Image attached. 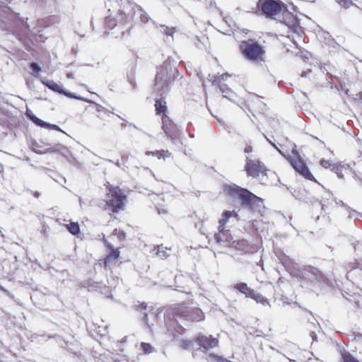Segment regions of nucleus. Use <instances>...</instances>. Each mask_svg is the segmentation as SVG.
Instances as JSON below:
<instances>
[{
    "label": "nucleus",
    "mask_w": 362,
    "mask_h": 362,
    "mask_svg": "<svg viewBox=\"0 0 362 362\" xmlns=\"http://www.w3.org/2000/svg\"><path fill=\"white\" fill-rule=\"evenodd\" d=\"M236 214L234 212V211H225L223 214H222V216L221 218H220L219 220V226H218V230H221V228H224V225L226 224V223L228 221V220L233 216H235Z\"/></svg>",
    "instance_id": "2eb2a0df"
},
{
    "label": "nucleus",
    "mask_w": 362,
    "mask_h": 362,
    "mask_svg": "<svg viewBox=\"0 0 362 362\" xmlns=\"http://www.w3.org/2000/svg\"><path fill=\"white\" fill-rule=\"evenodd\" d=\"M252 148L251 146H247L245 149V153H250V152H252Z\"/></svg>",
    "instance_id": "f704fd0d"
},
{
    "label": "nucleus",
    "mask_w": 362,
    "mask_h": 362,
    "mask_svg": "<svg viewBox=\"0 0 362 362\" xmlns=\"http://www.w3.org/2000/svg\"><path fill=\"white\" fill-rule=\"evenodd\" d=\"M228 76V75H227V74H222L221 76V80H223L224 81V80H226Z\"/></svg>",
    "instance_id": "e433bc0d"
},
{
    "label": "nucleus",
    "mask_w": 362,
    "mask_h": 362,
    "mask_svg": "<svg viewBox=\"0 0 362 362\" xmlns=\"http://www.w3.org/2000/svg\"><path fill=\"white\" fill-rule=\"evenodd\" d=\"M126 201V197L118 187H110L106 196V204L113 211L122 209Z\"/></svg>",
    "instance_id": "20e7f679"
},
{
    "label": "nucleus",
    "mask_w": 362,
    "mask_h": 362,
    "mask_svg": "<svg viewBox=\"0 0 362 362\" xmlns=\"http://www.w3.org/2000/svg\"><path fill=\"white\" fill-rule=\"evenodd\" d=\"M337 2L344 8H349L354 5L351 0H336Z\"/></svg>",
    "instance_id": "393cba45"
},
{
    "label": "nucleus",
    "mask_w": 362,
    "mask_h": 362,
    "mask_svg": "<svg viewBox=\"0 0 362 362\" xmlns=\"http://www.w3.org/2000/svg\"><path fill=\"white\" fill-rule=\"evenodd\" d=\"M332 170L334 171L339 177L342 178L344 177L343 171L347 170V168L344 165H342L341 163L334 164L332 168Z\"/></svg>",
    "instance_id": "6ab92c4d"
},
{
    "label": "nucleus",
    "mask_w": 362,
    "mask_h": 362,
    "mask_svg": "<svg viewBox=\"0 0 362 362\" xmlns=\"http://www.w3.org/2000/svg\"><path fill=\"white\" fill-rule=\"evenodd\" d=\"M344 362H358L350 354H344Z\"/></svg>",
    "instance_id": "c85d7f7f"
},
{
    "label": "nucleus",
    "mask_w": 362,
    "mask_h": 362,
    "mask_svg": "<svg viewBox=\"0 0 362 362\" xmlns=\"http://www.w3.org/2000/svg\"><path fill=\"white\" fill-rule=\"evenodd\" d=\"M224 192L228 194L238 196V197L242 199L243 201L247 204H251L253 200H256L258 203L263 204V202L261 199L256 197L248 190L240 188L235 185L225 186Z\"/></svg>",
    "instance_id": "39448f33"
},
{
    "label": "nucleus",
    "mask_w": 362,
    "mask_h": 362,
    "mask_svg": "<svg viewBox=\"0 0 362 362\" xmlns=\"http://www.w3.org/2000/svg\"><path fill=\"white\" fill-rule=\"evenodd\" d=\"M100 109H103V107L102 106H99V108L98 109V111H100Z\"/></svg>",
    "instance_id": "a19ab883"
},
{
    "label": "nucleus",
    "mask_w": 362,
    "mask_h": 362,
    "mask_svg": "<svg viewBox=\"0 0 362 362\" xmlns=\"http://www.w3.org/2000/svg\"><path fill=\"white\" fill-rule=\"evenodd\" d=\"M156 88L159 90H168V85L165 83V80L163 79V75L162 74H158L156 77Z\"/></svg>",
    "instance_id": "4468645a"
},
{
    "label": "nucleus",
    "mask_w": 362,
    "mask_h": 362,
    "mask_svg": "<svg viewBox=\"0 0 362 362\" xmlns=\"http://www.w3.org/2000/svg\"><path fill=\"white\" fill-rule=\"evenodd\" d=\"M158 255L160 257H163L165 255H162V252L160 250V249L158 250Z\"/></svg>",
    "instance_id": "ea45409f"
},
{
    "label": "nucleus",
    "mask_w": 362,
    "mask_h": 362,
    "mask_svg": "<svg viewBox=\"0 0 362 362\" xmlns=\"http://www.w3.org/2000/svg\"><path fill=\"white\" fill-rule=\"evenodd\" d=\"M221 90L224 94L223 95L224 97H226V98L229 97V92H230V90L228 89L221 87Z\"/></svg>",
    "instance_id": "473e14b6"
},
{
    "label": "nucleus",
    "mask_w": 362,
    "mask_h": 362,
    "mask_svg": "<svg viewBox=\"0 0 362 362\" xmlns=\"http://www.w3.org/2000/svg\"><path fill=\"white\" fill-rule=\"evenodd\" d=\"M26 115L37 126H40L41 127L48 128V129H52L58 131H61L59 127L55 124H51L47 122H45L42 121V119L37 118L36 116H35L31 110H27L26 111Z\"/></svg>",
    "instance_id": "9b49d317"
},
{
    "label": "nucleus",
    "mask_w": 362,
    "mask_h": 362,
    "mask_svg": "<svg viewBox=\"0 0 362 362\" xmlns=\"http://www.w3.org/2000/svg\"><path fill=\"white\" fill-rule=\"evenodd\" d=\"M113 235H118V237H119V238L120 240H123V239H124V237H125V235H124V233H123V232H122V231H121V230H117V229H115V230H114V233H113Z\"/></svg>",
    "instance_id": "7c9ffc66"
},
{
    "label": "nucleus",
    "mask_w": 362,
    "mask_h": 362,
    "mask_svg": "<svg viewBox=\"0 0 362 362\" xmlns=\"http://www.w3.org/2000/svg\"><path fill=\"white\" fill-rule=\"evenodd\" d=\"M110 251L105 259V267H111L117 264L119 258V251L118 249L113 248L110 245H107Z\"/></svg>",
    "instance_id": "1a4fd4ad"
},
{
    "label": "nucleus",
    "mask_w": 362,
    "mask_h": 362,
    "mask_svg": "<svg viewBox=\"0 0 362 362\" xmlns=\"http://www.w3.org/2000/svg\"><path fill=\"white\" fill-rule=\"evenodd\" d=\"M30 68L32 69L33 73V74L35 76H38V73L41 71V68L39 66V65L36 63H31L30 64Z\"/></svg>",
    "instance_id": "bb28decb"
},
{
    "label": "nucleus",
    "mask_w": 362,
    "mask_h": 362,
    "mask_svg": "<svg viewBox=\"0 0 362 362\" xmlns=\"http://www.w3.org/2000/svg\"><path fill=\"white\" fill-rule=\"evenodd\" d=\"M155 107L157 113H164L167 109L166 103L161 100L156 101Z\"/></svg>",
    "instance_id": "412c9836"
},
{
    "label": "nucleus",
    "mask_w": 362,
    "mask_h": 362,
    "mask_svg": "<svg viewBox=\"0 0 362 362\" xmlns=\"http://www.w3.org/2000/svg\"><path fill=\"white\" fill-rule=\"evenodd\" d=\"M141 348L144 354H151L154 351V348L148 343L142 342L141 344Z\"/></svg>",
    "instance_id": "5701e85b"
},
{
    "label": "nucleus",
    "mask_w": 362,
    "mask_h": 362,
    "mask_svg": "<svg viewBox=\"0 0 362 362\" xmlns=\"http://www.w3.org/2000/svg\"><path fill=\"white\" fill-rule=\"evenodd\" d=\"M258 8L262 13L267 16L277 15L282 9V5L280 2L274 0H260L258 4Z\"/></svg>",
    "instance_id": "423d86ee"
},
{
    "label": "nucleus",
    "mask_w": 362,
    "mask_h": 362,
    "mask_svg": "<svg viewBox=\"0 0 362 362\" xmlns=\"http://www.w3.org/2000/svg\"><path fill=\"white\" fill-rule=\"evenodd\" d=\"M146 156H149V155H153V156H154V155H155V152H153V151H147V152H146Z\"/></svg>",
    "instance_id": "58836bf2"
},
{
    "label": "nucleus",
    "mask_w": 362,
    "mask_h": 362,
    "mask_svg": "<svg viewBox=\"0 0 362 362\" xmlns=\"http://www.w3.org/2000/svg\"><path fill=\"white\" fill-rule=\"evenodd\" d=\"M155 156H156L158 158H165L170 157V153L168 151L161 150V151H156Z\"/></svg>",
    "instance_id": "b1692460"
},
{
    "label": "nucleus",
    "mask_w": 362,
    "mask_h": 362,
    "mask_svg": "<svg viewBox=\"0 0 362 362\" xmlns=\"http://www.w3.org/2000/svg\"><path fill=\"white\" fill-rule=\"evenodd\" d=\"M182 317H189L192 320L197 322L204 319V313L200 309L195 308L192 310L190 315H189L188 309L183 305H180L174 309V318L176 323L173 322L172 325H167L168 332H172V334H174L173 331L180 334L184 331V329L181 326L177 325L178 322L177 318Z\"/></svg>",
    "instance_id": "f257e3e1"
},
{
    "label": "nucleus",
    "mask_w": 362,
    "mask_h": 362,
    "mask_svg": "<svg viewBox=\"0 0 362 362\" xmlns=\"http://www.w3.org/2000/svg\"><path fill=\"white\" fill-rule=\"evenodd\" d=\"M66 77L69 78H74V74L73 73H67L66 74Z\"/></svg>",
    "instance_id": "c9c22d12"
},
{
    "label": "nucleus",
    "mask_w": 362,
    "mask_h": 362,
    "mask_svg": "<svg viewBox=\"0 0 362 362\" xmlns=\"http://www.w3.org/2000/svg\"><path fill=\"white\" fill-rule=\"evenodd\" d=\"M291 164L293 168L305 178L313 180H315L313 175L310 172L309 169L306 166L305 163L297 156L294 158H290L289 159Z\"/></svg>",
    "instance_id": "6e6552de"
},
{
    "label": "nucleus",
    "mask_w": 362,
    "mask_h": 362,
    "mask_svg": "<svg viewBox=\"0 0 362 362\" xmlns=\"http://www.w3.org/2000/svg\"><path fill=\"white\" fill-rule=\"evenodd\" d=\"M144 320L146 321V322L147 325H148L149 327H151V325H150L148 324V318H147V315H146V314H145V315H144Z\"/></svg>",
    "instance_id": "4c0bfd02"
},
{
    "label": "nucleus",
    "mask_w": 362,
    "mask_h": 362,
    "mask_svg": "<svg viewBox=\"0 0 362 362\" xmlns=\"http://www.w3.org/2000/svg\"><path fill=\"white\" fill-rule=\"evenodd\" d=\"M245 170L248 175L257 177L260 173L264 174L266 172V168L259 160H252L247 157Z\"/></svg>",
    "instance_id": "0eeeda50"
},
{
    "label": "nucleus",
    "mask_w": 362,
    "mask_h": 362,
    "mask_svg": "<svg viewBox=\"0 0 362 362\" xmlns=\"http://www.w3.org/2000/svg\"><path fill=\"white\" fill-rule=\"evenodd\" d=\"M235 288L241 292L242 293H244L246 297H249L252 292L253 291L252 289L249 288L247 285L245 283H240L235 285Z\"/></svg>",
    "instance_id": "f3484780"
},
{
    "label": "nucleus",
    "mask_w": 362,
    "mask_h": 362,
    "mask_svg": "<svg viewBox=\"0 0 362 362\" xmlns=\"http://www.w3.org/2000/svg\"><path fill=\"white\" fill-rule=\"evenodd\" d=\"M51 152H59L64 156L69 154V149L62 144H58L50 148Z\"/></svg>",
    "instance_id": "a211bd4d"
},
{
    "label": "nucleus",
    "mask_w": 362,
    "mask_h": 362,
    "mask_svg": "<svg viewBox=\"0 0 362 362\" xmlns=\"http://www.w3.org/2000/svg\"><path fill=\"white\" fill-rule=\"evenodd\" d=\"M106 25L109 27L113 28L116 25L115 21L111 18L106 20Z\"/></svg>",
    "instance_id": "2f4dec72"
},
{
    "label": "nucleus",
    "mask_w": 362,
    "mask_h": 362,
    "mask_svg": "<svg viewBox=\"0 0 362 362\" xmlns=\"http://www.w3.org/2000/svg\"><path fill=\"white\" fill-rule=\"evenodd\" d=\"M215 239L218 243H225L228 247H234L238 250H244L246 252H252L254 250L246 246V242L242 240H233V237L228 230H224V228L218 230V233L215 235Z\"/></svg>",
    "instance_id": "7ed1b4c3"
},
{
    "label": "nucleus",
    "mask_w": 362,
    "mask_h": 362,
    "mask_svg": "<svg viewBox=\"0 0 362 362\" xmlns=\"http://www.w3.org/2000/svg\"><path fill=\"white\" fill-rule=\"evenodd\" d=\"M320 165L325 168H332L334 165H332L330 160L322 159L320 161Z\"/></svg>",
    "instance_id": "cd10ccee"
},
{
    "label": "nucleus",
    "mask_w": 362,
    "mask_h": 362,
    "mask_svg": "<svg viewBox=\"0 0 362 362\" xmlns=\"http://www.w3.org/2000/svg\"><path fill=\"white\" fill-rule=\"evenodd\" d=\"M162 120H163V130L165 132V134L170 137V138H173V134L168 127V124H167L168 123V119L166 117H163L162 118Z\"/></svg>",
    "instance_id": "4be33fe9"
},
{
    "label": "nucleus",
    "mask_w": 362,
    "mask_h": 362,
    "mask_svg": "<svg viewBox=\"0 0 362 362\" xmlns=\"http://www.w3.org/2000/svg\"><path fill=\"white\" fill-rule=\"evenodd\" d=\"M43 83L53 91L64 94L69 98L81 99L79 97H77L69 92L64 91L61 84L57 83L53 81L47 80L46 81H43Z\"/></svg>",
    "instance_id": "9d476101"
},
{
    "label": "nucleus",
    "mask_w": 362,
    "mask_h": 362,
    "mask_svg": "<svg viewBox=\"0 0 362 362\" xmlns=\"http://www.w3.org/2000/svg\"><path fill=\"white\" fill-rule=\"evenodd\" d=\"M152 200L156 204V209L160 215H165L168 214V209L164 208L163 206L160 203V201L164 200L162 195H155L153 196Z\"/></svg>",
    "instance_id": "ddd939ff"
},
{
    "label": "nucleus",
    "mask_w": 362,
    "mask_h": 362,
    "mask_svg": "<svg viewBox=\"0 0 362 362\" xmlns=\"http://www.w3.org/2000/svg\"><path fill=\"white\" fill-rule=\"evenodd\" d=\"M164 30H163V32L167 35H173V33L175 32V28H168V27H163Z\"/></svg>",
    "instance_id": "c756f323"
},
{
    "label": "nucleus",
    "mask_w": 362,
    "mask_h": 362,
    "mask_svg": "<svg viewBox=\"0 0 362 362\" xmlns=\"http://www.w3.org/2000/svg\"><path fill=\"white\" fill-rule=\"evenodd\" d=\"M192 343L190 340L182 339L179 341V345L182 349H187L192 346Z\"/></svg>",
    "instance_id": "a878e982"
},
{
    "label": "nucleus",
    "mask_w": 362,
    "mask_h": 362,
    "mask_svg": "<svg viewBox=\"0 0 362 362\" xmlns=\"http://www.w3.org/2000/svg\"><path fill=\"white\" fill-rule=\"evenodd\" d=\"M69 231L73 235H77L80 232L79 226L77 223L70 222L69 223L64 224Z\"/></svg>",
    "instance_id": "aec40b11"
},
{
    "label": "nucleus",
    "mask_w": 362,
    "mask_h": 362,
    "mask_svg": "<svg viewBox=\"0 0 362 362\" xmlns=\"http://www.w3.org/2000/svg\"><path fill=\"white\" fill-rule=\"evenodd\" d=\"M199 345L204 349L207 350L218 346V341L216 338L210 337L201 336L197 339Z\"/></svg>",
    "instance_id": "f8f14e48"
},
{
    "label": "nucleus",
    "mask_w": 362,
    "mask_h": 362,
    "mask_svg": "<svg viewBox=\"0 0 362 362\" xmlns=\"http://www.w3.org/2000/svg\"><path fill=\"white\" fill-rule=\"evenodd\" d=\"M249 298H252L257 303H261V304H262L264 305H269L268 300L265 297L262 296L261 294H259V293H257L256 291H255L254 290L252 292V293L250 294V296H249Z\"/></svg>",
    "instance_id": "dca6fc26"
},
{
    "label": "nucleus",
    "mask_w": 362,
    "mask_h": 362,
    "mask_svg": "<svg viewBox=\"0 0 362 362\" xmlns=\"http://www.w3.org/2000/svg\"><path fill=\"white\" fill-rule=\"evenodd\" d=\"M316 272H317V271H316V270L313 271V272H311V276H308V278H309L310 280H312V281H313V280L314 279V276H317Z\"/></svg>",
    "instance_id": "72a5a7b5"
},
{
    "label": "nucleus",
    "mask_w": 362,
    "mask_h": 362,
    "mask_svg": "<svg viewBox=\"0 0 362 362\" xmlns=\"http://www.w3.org/2000/svg\"><path fill=\"white\" fill-rule=\"evenodd\" d=\"M240 48L247 59L257 62L264 61L265 51L257 42L252 40L243 42Z\"/></svg>",
    "instance_id": "f03ea898"
}]
</instances>
